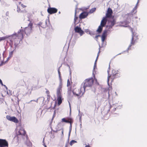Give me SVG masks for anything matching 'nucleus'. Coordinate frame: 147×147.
I'll list each match as a JSON object with an SVG mask.
<instances>
[{
  "label": "nucleus",
  "instance_id": "19",
  "mask_svg": "<svg viewBox=\"0 0 147 147\" xmlns=\"http://www.w3.org/2000/svg\"><path fill=\"white\" fill-rule=\"evenodd\" d=\"M107 32L106 31H104L102 33L101 36V39L102 42H104L107 36Z\"/></svg>",
  "mask_w": 147,
  "mask_h": 147
},
{
  "label": "nucleus",
  "instance_id": "27",
  "mask_svg": "<svg viewBox=\"0 0 147 147\" xmlns=\"http://www.w3.org/2000/svg\"><path fill=\"white\" fill-rule=\"evenodd\" d=\"M77 142L76 141L74 140H72L70 142L69 144L71 146H72L74 144Z\"/></svg>",
  "mask_w": 147,
  "mask_h": 147
},
{
  "label": "nucleus",
  "instance_id": "44",
  "mask_svg": "<svg viewBox=\"0 0 147 147\" xmlns=\"http://www.w3.org/2000/svg\"><path fill=\"white\" fill-rule=\"evenodd\" d=\"M60 13V12L59 11V13Z\"/></svg>",
  "mask_w": 147,
  "mask_h": 147
},
{
  "label": "nucleus",
  "instance_id": "37",
  "mask_svg": "<svg viewBox=\"0 0 147 147\" xmlns=\"http://www.w3.org/2000/svg\"><path fill=\"white\" fill-rule=\"evenodd\" d=\"M85 147H91L89 145H86Z\"/></svg>",
  "mask_w": 147,
  "mask_h": 147
},
{
  "label": "nucleus",
  "instance_id": "15",
  "mask_svg": "<svg viewBox=\"0 0 147 147\" xmlns=\"http://www.w3.org/2000/svg\"><path fill=\"white\" fill-rule=\"evenodd\" d=\"M111 20H109V26L112 27L114 25L116 24V20L114 18H111Z\"/></svg>",
  "mask_w": 147,
  "mask_h": 147
},
{
  "label": "nucleus",
  "instance_id": "24",
  "mask_svg": "<svg viewBox=\"0 0 147 147\" xmlns=\"http://www.w3.org/2000/svg\"><path fill=\"white\" fill-rule=\"evenodd\" d=\"M45 89L46 90V93L48 97L50 98L51 97V95L49 91L46 88H45Z\"/></svg>",
  "mask_w": 147,
  "mask_h": 147
},
{
  "label": "nucleus",
  "instance_id": "28",
  "mask_svg": "<svg viewBox=\"0 0 147 147\" xmlns=\"http://www.w3.org/2000/svg\"><path fill=\"white\" fill-rule=\"evenodd\" d=\"M58 72L59 74V78L60 81L61 80V81H62V79L61 78L60 72L59 69L58 70Z\"/></svg>",
  "mask_w": 147,
  "mask_h": 147
},
{
  "label": "nucleus",
  "instance_id": "23",
  "mask_svg": "<svg viewBox=\"0 0 147 147\" xmlns=\"http://www.w3.org/2000/svg\"><path fill=\"white\" fill-rule=\"evenodd\" d=\"M30 22L29 24H28V26L27 27H29L30 28H31L32 30L33 28V23L31 22L30 21Z\"/></svg>",
  "mask_w": 147,
  "mask_h": 147
},
{
  "label": "nucleus",
  "instance_id": "32",
  "mask_svg": "<svg viewBox=\"0 0 147 147\" xmlns=\"http://www.w3.org/2000/svg\"><path fill=\"white\" fill-rule=\"evenodd\" d=\"M21 6L22 7V8L25 9V8L26 7V6L24 5L23 4H21Z\"/></svg>",
  "mask_w": 147,
  "mask_h": 147
},
{
  "label": "nucleus",
  "instance_id": "30",
  "mask_svg": "<svg viewBox=\"0 0 147 147\" xmlns=\"http://www.w3.org/2000/svg\"><path fill=\"white\" fill-rule=\"evenodd\" d=\"M78 17L76 16V12L75 13V18H74V21L75 22H76L77 20L78 19Z\"/></svg>",
  "mask_w": 147,
  "mask_h": 147
},
{
  "label": "nucleus",
  "instance_id": "16",
  "mask_svg": "<svg viewBox=\"0 0 147 147\" xmlns=\"http://www.w3.org/2000/svg\"><path fill=\"white\" fill-rule=\"evenodd\" d=\"M107 20V18H106L104 17L101 21L100 25L102 27L105 26L106 24Z\"/></svg>",
  "mask_w": 147,
  "mask_h": 147
},
{
  "label": "nucleus",
  "instance_id": "33",
  "mask_svg": "<svg viewBox=\"0 0 147 147\" xmlns=\"http://www.w3.org/2000/svg\"><path fill=\"white\" fill-rule=\"evenodd\" d=\"M55 111L54 114H53V117H52V120H53V119H54V118L55 117Z\"/></svg>",
  "mask_w": 147,
  "mask_h": 147
},
{
  "label": "nucleus",
  "instance_id": "38",
  "mask_svg": "<svg viewBox=\"0 0 147 147\" xmlns=\"http://www.w3.org/2000/svg\"><path fill=\"white\" fill-rule=\"evenodd\" d=\"M70 128L71 129V127H72V123H70Z\"/></svg>",
  "mask_w": 147,
  "mask_h": 147
},
{
  "label": "nucleus",
  "instance_id": "42",
  "mask_svg": "<svg viewBox=\"0 0 147 147\" xmlns=\"http://www.w3.org/2000/svg\"><path fill=\"white\" fill-rule=\"evenodd\" d=\"M95 80H96V82H97V80L96 79H95Z\"/></svg>",
  "mask_w": 147,
  "mask_h": 147
},
{
  "label": "nucleus",
  "instance_id": "5",
  "mask_svg": "<svg viewBox=\"0 0 147 147\" xmlns=\"http://www.w3.org/2000/svg\"><path fill=\"white\" fill-rule=\"evenodd\" d=\"M63 87L62 81L61 80L60 81L59 86L57 90V96L61 95V92L62 91V88Z\"/></svg>",
  "mask_w": 147,
  "mask_h": 147
},
{
  "label": "nucleus",
  "instance_id": "29",
  "mask_svg": "<svg viewBox=\"0 0 147 147\" xmlns=\"http://www.w3.org/2000/svg\"><path fill=\"white\" fill-rule=\"evenodd\" d=\"M7 38V37H0V41L5 40Z\"/></svg>",
  "mask_w": 147,
  "mask_h": 147
},
{
  "label": "nucleus",
  "instance_id": "14",
  "mask_svg": "<svg viewBox=\"0 0 147 147\" xmlns=\"http://www.w3.org/2000/svg\"><path fill=\"white\" fill-rule=\"evenodd\" d=\"M88 15V13L87 12H83L79 15V18L80 19L85 18Z\"/></svg>",
  "mask_w": 147,
  "mask_h": 147
},
{
  "label": "nucleus",
  "instance_id": "21",
  "mask_svg": "<svg viewBox=\"0 0 147 147\" xmlns=\"http://www.w3.org/2000/svg\"><path fill=\"white\" fill-rule=\"evenodd\" d=\"M103 27L100 25L99 26L96 30V32L98 33H100L102 31Z\"/></svg>",
  "mask_w": 147,
  "mask_h": 147
},
{
  "label": "nucleus",
  "instance_id": "35",
  "mask_svg": "<svg viewBox=\"0 0 147 147\" xmlns=\"http://www.w3.org/2000/svg\"><path fill=\"white\" fill-rule=\"evenodd\" d=\"M42 23H40L39 24V25L40 26H41V27H42L44 28V26H42Z\"/></svg>",
  "mask_w": 147,
  "mask_h": 147
},
{
  "label": "nucleus",
  "instance_id": "39",
  "mask_svg": "<svg viewBox=\"0 0 147 147\" xmlns=\"http://www.w3.org/2000/svg\"><path fill=\"white\" fill-rule=\"evenodd\" d=\"M137 9V7H135L133 9V10H136Z\"/></svg>",
  "mask_w": 147,
  "mask_h": 147
},
{
  "label": "nucleus",
  "instance_id": "9",
  "mask_svg": "<svg viewBox=\"0 0 147 147\" xmlns=\"http://www.w3.org/2000/svg\"><path fill=\"white\" fill-rule=\"evenodd\" d=\"M47 11L49 13L52 14L57 13V9L54 7H49L48 8Z\"/></svg>",
  "mask_w": 147,
  "mask_h": 147
},
{
  "label": "nucleus",
  "instance_id": "10",
  "mask_svg": "<svg viewBox=\"0 0 147 147\" xmlns=\"http://www.w3.org/2000/svg\"><path fill=\"white\" fill-rule=\"evenodd\" d=\"M61 122H62L72 123H73V120L70 117L64 118L61 119Z\"/></svg>",
  "mask_w": 147,
  "mask_h": 147
},
{
  "label": "nucleus",
  "instance_id": "2",
  "mask_svg": "<svg viewBox=\"0 0 147 147\" xmlns=\"http://www.w3.org/2000/svg\"><path fill=\"white\" fill-rule=\"evenodd\" d=\"M85 91L84 87L81 86L80 88H74L72 92L75 96L80 97L83 95Z\"/></svg>",
  "mask_w": 147,
  "mask_h": 147
},
{
  "label": "nucleus",
  "instance_id": "7",
  "mask_svg": "<svg viewBox=\"0 0 147 147\" xmlns=\"http://www.w3.org/2000/svg\"><path fill=\"white\" fill-rule=\"evenodd\" d=\"M6 118L8 120L15 123H19L18 120L15 117H11L9 115H7L6 116Z\"/></svg>",
  "mask_w": 147,
  "mask_h": 147
},
{
  "label": "nucleus",
  "instance_id": "25",
  "mask_svg": "<svg viewBox=\"0 0 147 147\" xmlns=\"http://www.w3.org/2000/svg\"><path fill=\"white\" fill-rule=\"evenodd\" d=\"M96 10V8H93L91 9L89 11V12H88V13H93V12L95 11Z\"/></svg>",
  "mask_w": 147,
  "mask_h": 147
},
{
  "label": "nucleus",
  "instance_id": "36",
  "mask_svg": "<svg viewBox=\"0 0 147 147\" xmlns=\"http://www.w3.org/2000/svg\"><path fill=\"white\" fill-rule=\"evenodd\" d=\"M100 36V35H96V36H95V38H98V36Z\"/></svg>",
  "mask_w": 147,
  "mask_h": 147
},
{
  "label": "nucleus",
  "instance_id": "3",
  "mask_svg": "<svg viewBox=\"0 0 147 147\" xmlns=\"http://www.w3.org/2000/svg\"><path fill=\"white\" fill-rule=\"evenodd\" d=\"M94 80L92 78L86 79L84 81V85L83 87L85 89L86 87H91L93 85Z\"/></svg>",
  "mask_w": 147,
  "mask_h": 147
},
{
  "label": "nucleus",
  "instance_id": "22",
  "mask_svg": "<svg viewBox=\"0 0 147 147\" xmlns=\"http://www.w3.org/2000/svg\"><path fill=\"white\" fill-rule=\"evenodd\" d=\"M67 86L70 87V88H68V90H71V83L69 79L67 81Z\"/></svg>",
  "mask_w": 147,
  "mask_h": 147
},
{
  "label": "nucleus",
  "instance_id": "1",
  "mask_svg": "<svg viewBox=\"0 0 147 147\" xmlns=\"http://www.w3.org/2000/svg\"><path fill=\"white\" fill-rule=\"evenodd\" d=\"M23 38V30H19L17 33H15L9 36V39L12 44L13 42L15 46H17L20 41Z\"/></svg>",
  "mask_w": 147,
  "mask_h": 147
},
{
  "label": "nucleus",
  "instance_id": "17",
  "mask_svg": "<svg viewBox=\"0 0 147 147\" xmlns=\"http://www.w3.org/2000/svg\"><path fill=\"white\" fill-rule=\"evenodd\" d=\"M17 11L19 13H25L26 12L25 9L22 8H21L18 6H17Z\"/></svg>",
  "mask_w": 147,
  "mask_h": 147
},
{
  "label": "nucleus",
  "instance_id": "34",
  "mask_svg": "<svg viewBox=\"0 0 147 147\" xmlns=\"http://www.w3.org/2000/svg\"><path fill=\"white\" fill-rule=\"evenodd\" d=\"M0 83L2 85H3V82H2V80L0 79Z\"/></svg>",
  "mask_w": 147,
  "mask_h": 147
},
{
  "label": "nucleus",
  "instance_id": "13",
  "mask_svg": "<svg viewBox=\"0 0 147 147\" xmlns=\"http://www.w3.org/2000/svg\"><path fill=\"white\" fill-rule=\"evenodd\" d=\"M75 32L78 33L81 36L84 33V31L81 29L80 28L77 26L74 29Z\"/></svg>",
  "mask_w": 147,
  "mask_h": 147
},
{
  "label": "nucleus",
  "instance_id": "4",
  "mask_svg": "<svg viewBox=\"0 0 147 147\" xmlns=\"http://www.w3.org/2000/svg\"><path fill=\"white\" fill-rule=\"evenodd\" d=\"M113 11L112 9L110 7L108 8L105 14V18H114V16L112 15Z\"/></svg>",
  "mask_w": 147,
  "mask_h": 147
},
{
  "label": "nucleus",
  "instance_id": "43",
  "mask_svg": "<svg viewBox=\"0 0 147 147\" xmlns=\"http://www.w3.org/2000/svg\"><path fill=\"white\" fill-rule=\"evenodd\" d=\"M21 3V2H19V3L20 4Z\"/></svg>",
  "mask_w": 147,
  "mask_h": 147
},
{
  "label": "nucleus",
  "instance_id": "40",
  "mask_svg": "<svg viewBox=\"0 0 147 147\" xmlns=\"http://www.w3.org/2000/svg\"><path fill=\"white\" fill-rule=\"evenodd\" d=\"M68 147V144H66L65 147Z\"/></svg>",
  "mask_w": 147,
  "mask_h": 147
},
{
  "label": "nucleus",
  "instance_id": "26",
  "mask_svg": "<svg viewBox=\"0 0 147 147\" xmlns=\"http://www.w3.org/2000/svg\"><path fill=\"white\" fill-rule=\"evenodd\" d=\"M5 63L6 61H4L2 59H1V58H0V66L5 64Z\"/></svg>",
  "mask_w": 147,
  "mask_h": 147
},
{
  "label": "nucleus",
  "instance_id": "18",
  "mask_svg": "<svg viewBox=\"0 0 147 147\" xmlns=\"http://www.w3.org/2000/svg\"><path fill=\"white\" fill-rule=\"evenodd\" d=\"M57 96V101H58L57 104L59 106L61 103L62 102V96Z\"/></svg>",
  "mask_w": 147,
  "mask_h": 147
},
{
  "label": "nucleus",
  "instance_id": "31",
  "mask_svg": "<svg viewBox=\"0 0 147 147\" xmlns=\"http://www.w3.org/2000/svg\"><path fill=\"white\" fill-rule=\"evenodd\" d=\"M99 52L98 53V55H97V57L96 58V61H95V64L96 63V61H97V59H98V57L99 55Z\"/></svg>",
  "mask_w": 147,
  "mask_h": 147
},
{
  "label": "nucleus",
  "instance_id": "41",
  "mask_svg": "<svg viewBox=\"0 0 147 147\" xmlns=\"http://www.w3.org/2000/svg\"><path fill=\"white\" fill-rule=\"evenodd\" d=\"M44 145L45 147H47V146L46 145L44 144Z\"/></svg>",
  "mask_w": 147,
  "mask_h": 147
},
{
  "label": "nucleus",
  "instance_id": "6",
  "mask_svg": "<svg viewBox=\"0 0 147 147\" xmlns=\"http://www.w3.org/2000/svg\"><path fill=\"white\" fill-rule=\"evenodd\" d=\"M20 30H23V38L24 37V33L27 36L30 34L32 32V30L29 27H26L24 30L23 29H21Z\"/></svg>",
  "mask_w": 147,
  "mask_h": 147
},
{
  "label": "nucleus",
  "instance_id": "11",
  "mask_svg": "<svg viewBox=\"0 0 147 147\" xmlns=\"http://www.w3.org/2000/svg\"><path fill=\"white\" fill-rule=\"evenodd\" d=\"M8 144L5 140L0 139V147H8Z\"/></svg>",
  "mask_w": 147,
  "mask_h": 147
},
{
  "label": "nucleus",
  "instance_id": "20",
  "mask_svg": "<svg viewBox=\"0 0 147 147\" xmlns=\"http://www.w3.org/2000/svg\"><path fill=\"white\" fill-rule=\"evenodd\" d=\"M19 133L20 135H25L26 133V131L23 129H20L19 131Z\"/></svg>",
  "mask_w": 147,
  "mask_h": 147
},
{
  "label": "nucleus",
  "instance_id": "8",
  "mask_svg": "<svg viewBox=\"0 0 147 147\" xmlns=\"http://www.w3.org/2000/svg\"><path fill=\"white\" fill-rule=\"evenodd\" d=\"M138 39L137 36L136 35H133L131 42L130 45L129 47V48L130 47L131 45H134L137 42Z\"/></svg>",
  "mask_w": 147,
  "mask_h": 147
},
{
  "label": "nucleus",
  "instance_id": "12",
  "mask_svg": "<svg viewBox=\"0 0 147 147\" xmlns=\"http://www.w3.org/2000/svg\"><path fill=\"white\" fill-rule=\"evenodd\" d=\"M117 73H116L115 74H111L108 77L107 82L109 83V81L111 80L112 82L113 80L116 78V76L117 75Z\"/></svg>",
  "mask_w": 147,
  "mask_h": 147
}]
</instances>
